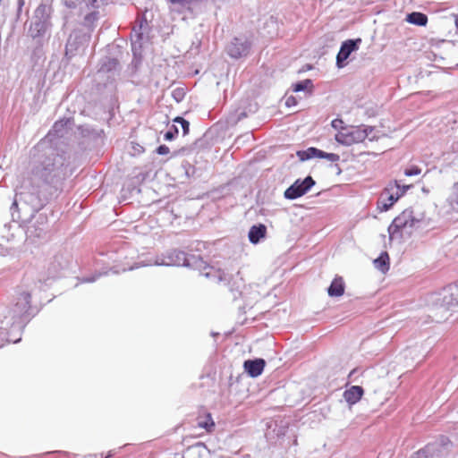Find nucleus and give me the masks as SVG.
I'll return each instance as SVG.
<instances>
[{
  "label": "nucleus",
  "mask_w": 458,
  "mask_h": 458,
  "mask_svg": "<svg viewBox=\"0 0 458 458\" xmlns=\"http://www.w3.org/2000/svg\"><path fill=\"white\" fill-rule=\"evenodd\" d=\"M64 174H32L22 177L21 183L15 189V197L11 206L13 220L22 218V215L32 216L38 212L53 197L63 190Z\"/></svg>",
  "instance_id": "1"
},
{
  "label": "nucleus",
  "mask_w": 458,
  "mask_h": 458,
  "mask_svg": "<svg viewBox=\"0 0 458 458\" xmlns=\"http://www.w3.org/2000/svg\"><path fill=\"white\" fill-rule=\"evenodd\" d=\"M30 294L23 292L20 294L14 306L7 311L0 322V339L16 344L21 339L25 325L35 315L30 305Z\"/></svg>",
  "instance_id": "2"
},
{
  "label": "nucleus",
  "mask_w": 458,
  "mask_h": 458,
  "mask_svg": "<svg viewBox=\"0 0 458 458\" xmlns=\"http://www.w3.org/2000/svg\"><path fill=\"white\" fill-rule=\"evenodd\" d=\"M432 225V219L427 216L421 206H413L404 209L388 227L390 241H402L411 235L416 230L426 229Z\"/></svg>",
  "instance_id": "3"
},
{
  "label": "nucleus",
  "mask_w": 458,
  "mask_h": 458,
  "mask_svg": "<svg viewBox=\"0 0 458 458\" xmlns=\"http://www.w3.org/2000/svg\"><path fill=\"white\" fill-rule=\"evenodd\" d=\"M431 300L436 309L441 313L440 318H435L437 322L445 318V313L452 308L458 307V282L443 288L439 293H433Z\"/></svg>",
  "instance_id": "4"
},
{
  "label": "nucleus",
  "mask_w": 458,
  "mask_h": 458,
  "mask_svg": "<svg viewBox=\"0 0 458 458\" xmlns=\"http://www.w3.org/2000/svg\"><path fill=\"white\" fill-rule=\"evenodd\" d=\"M51 7L47 4H39L34 12L31 19L29 34L33 38H42L51 28Z\"/></svg>",
  "instance_id": "5"
},
{
  "label": "nucleus",
  "mask_w": 458,
  "mask_h": 458,
  "mask_svg": "<svg viewBox=\"0 0 458 458\" xmlns=\"http://www.w3.org/2000/svg\"><path fill=\"white\" fill-rule=\"evenodd\" d=\"M409 188L410 185L402 184L398 181L389 183L378 199V209L387 211Z\"/></svg>",
  "instance_id": "6"
},
{
  "label": "nucleus",
  "mask_w": 458,
  "mask_h": 458,
  "mask_svg": "<svg viewBox=\"0 0 458 458\" xmlns=\"http://www.w3.org/2000/svg\"><path fill=\"white\" fill-rule=\"evenodd\" d=\"M191 259H194L192 256ZM184 266L191 267V258L186 253L178 250H167L165 253L157 256L153 260L142 266Z\"/></svg>",
  "instance_id": "7"
},
{
  "label": "nucleus",
  "mask_w": 458,
  "mask_h": 458,
  "mask_svg": "<svg viewBox=\"0 0 458 458\" xmlns=\"http://www.w3.org/2000/svg\"><path fill=\"white\" fill-rule=\"evenodd\" d=\"M368 138V129H363L362 126L352 127L348 130L339 131L335 139L338 142L344 145H352L354 143L362 142Z\"/></svg>",
  "instance_id": "8"
},
{
  "label": "nucleus",
  "mask_w": 458,
  "mask_h": 458,
  "mask_svg": "<svg viewBox=\"0 0 458 458\" xmlns=\"http://www.w3.org/2000/svg\"><path fill=\"white\" fill-rule=\"evenodd\" d=\"M251 47L250 41L245 37L234 38L227 46L228 55L233 58H241L249 55Z\"/></svg>",
  "instance_id": "9"
},
{
  "label": "nucleus",
  "mask_w": 458,
  "mask_h": 458,
  "mask_svg": "<svg viewBox=\"0 0 458 458\" xmlns=\"http://www.w3.org/2000/svg\"><path fill=\"white\" fill-rule=\"evenodd\" d=\"M315 181L311 176H307L304 180H296L293 184L284 191V197L288 199H295L304 195L313 185Z\"/></svg>",
  "instance_id": "10"
},
{
  "label": "nucleus",
  "mask_w": 458,
  "mask_h": 458,
  "mask_svg": "<svg viewBox=\"0 0 458 458\" xmlns=\"http://www.w3.org/2000/svg\"><path fill=\"white\" fill-rule=\"evenodd\" d=\"M360 43V38L348 39L342 43V46L336 56V64L339 68H342L345 65L344 62L348 59V57L352 52L358 50L359 45Z\"/></svg>",
  "instance_id": "11"
},
{
  "label": "nucleus",
  "mask_w": 458,
  "mask_h": 458,
  "mask_svg": "<svg viewBox=\"0 0 458 458\" xmlns=\"http://www.w3.org/2000/svg\"><path fill=\"white\" fill-rule=\"evenodd\" d=\"M297 157L301 162L309 160L310 158L318 157L326 158L330 162H336L339 160V156L334 153H327L316 148H309L305 150H299L296 152Z\"/></svg>",
  "instance_id": "12"
},
{
  "label": "nucleus",
  "mask_w": 458,
  "mask_h": 458,
  "mask_svg": "<svg viewBox=\"0 0 458 458\" xmlns=\"http://www.w3.org/2000/svg\"><path fill=\"white\" fill-rule=\"evenodd\" d=\"M428 349L424 348L421 344H416L414 346H411L403 350L402 352V356L405 360V366L410 367L413 365V362H420L426 354L428 353Z\"/></svg>",
  "instance_id": "13"
},
{
  "label": "nucleus",
  "mask_w": 458,
  "mask_h": 458,
  "mask_svg": "<svg viewBox=\"0 0 458 458\" xmlns=\"http://www.w3.org/2000/svg\"><path fill=\"white\" fill-rule=\"evenodd\" d=\"M265 365L266 362L263 359H254L245 360L243 368L249 376L257 377L263 372Z\"/></svg>",
  "instance_id": "14"
},
{
  "label": "nucleus",
  "mask_w": 458,
  "mask_h": 458,
  "mask_svg": "<svg viewBox=\"0 0 458 458\" xmlns=\"http://www.w3.org/2000/svg\"><path fill=\"white\" fill-rule=\"evenodd\" d=\"M267 226L263 224L253 225L248 233L250 243L258 244L267 236Z\"/></svg>",
  "instance_id": "15"
},
{
  "label": "nucleus",
  "mask_w": 458,
  "mask_h": 458,
  "mask_svg": "<svg viewBox=\"0 0 458 458\" xmlns=\"http://www.w3.org/2000/svg\"><path fill=\"white\" fill-rule=\"evenodd\" d=\"M83 40H84V37H81L76 31L72 32L67 39V43H66V47H65V55L67 56L73 55L74 53L78 50L79 47L82 44Z\"/></svg>",
  "instance_id": "16"
},
{
  "label": "nucleus",
  "mask_w": 458,
  "mask_h": 458,
  "mask_svg": "<svg viewBox=\"0 0 458 458\" xmlns=\"http://www.w3.org/2000/svg\"><path fill=\"white\" fill-rule=\"evenodd\" d=\"M363 393V388L361 386H352L344 391V398L350 405H352L360 400Z\"/></svg>",
  "instance_id": "17"
},
{
  "label": "nucleus",
  "mask_w": 458,
  "mask_h": 458,
  "mask_svg": "<svg viewBox=\"0 0 458 458\" xmlns=\"http://www.w3.org/2000/svg\"><path fill=\"white\" fill-rule=\"evenodd\" d=\"M119 63L116 59L106 58L103 61L100 69L98 70V75L101 76L104 73H110V76H114L118 72Z\"/></svg>",
  "instance_id": "18"
},
{
  "label": "nucleus",
  "mask_w": 458,
  "mask_h": 458,
  "mask_svg": "<svg viewBox=\"0 0 458 458\" xmlns=\"http://www.w3.org/2000/svg\"><path fill=\"white\" fill-rule=\"evenodd\" d=\"M38 221L40 223L41 226H39V227H36L35 225L30 226L28 229V233H29L30 237L36 236L38 238H43L46 235L47 229V226L46 225L47 217L42 215H39Z\"/></svg>",
  "instance_id": "19"
},
{
  "label": "nucleus",
  "mask_w": 458,
  "mask_h": 458,
  "mask_svg": "<svg viewBox=\"0 0 458 458\" xmlns=\"http://www.w3.org/2000/svg\"><path fill=\"white\" fill-rule=\"evenodd\" d=\"M68 122V120H60L55 123L47 135V137L50 138V140H53L55 137L58 138L64 135Z\"/></svg>",
  "instance_id": "20"
},
{
  "label": "nucleus",
  "mask_w": 458,
  "mask_h": 458,
  "mask_svg": "<svg viewBox=\"0 0 458 458\" xmlns=\"http://www.w3.org/2000/svg\"><path fill=\"white\" fill-rule=\"evenodd\" d=\"M344 292V281L341 277H335L330 286L327 288L328 295L331 297H338L343 295Z\"/></svg>",
  "instance_id": "21"
},
{
  "label": "nucleus",
  "mask_w": 458,
  "mask_h": 458,
  "mask_svg": "<svg viewBox=\"0 0 458 458\" xmlns=\"http://www.w3.org/2000/svg\"><path fill=\"white\" fill-rule=\"evenodd\" d=\"M406 21L409 23L418 25V26H425L428 22V17L426 14L419 12H412L406 16Z\"/></svg>",
  "instance_id": "22"
},
{
  "label": "nucleus",
  "mask_w": 458,
  "mask_h": 458,
  "mask_svg": "<svg viewBox=\"0 0 458 458\" xmlns=\"http://www.w3.org/2000/svg\"><path fill=\"white\" fill-rule=\"evenodd\" d=\"M446 203L451 211L458 212V181L454 184Z\"/></svg>",
  "instance_id": "23"
},
{
  "label": "nucleus",
  "mask_w": 458,
  "mask_h": 458,
  "mask_svg": "<svg viewBox=\"0 0 458 458\" xmlns=\"http://www.w3.org/2000/svg\"><path fill=\"white\" fill-rule=\"evenodd\" d=\"M375 267L381 271L382 273H386L389 269V256L387 252H382L378 258L374 259Z\"/></svg>",
  "instance_id": "24"
},
{
  "label": "nucleus",
  "mask_w": 458,
  "mask_h": 458,
  "mask_svg": "<svg viewBox=\"0 0 458 458\" xmlns=\"http://www.w3.org/2000/svg\"><path fill=\"white\" fill-rule=\"evenodd\" d=\"M147 26V23L143 24V21H141L139 24V28L137 26L133 27L132 32H131V40H132V48H136V45L139 44L140 47V40L142 39V30L144 27Z\"/></svg>",
  "instance_id": "25"
},
{
  "label": "nucleus",
  "mask_w": 458,
  "mask_h": 458,
  "mask_svg": "<svg viewBox=\"0 0 458 458\" xmlns=\"http://www.w3.org/2000/svg\"><path fill=\"white\" fill-rule=\"evenodd\" d=\"M63 4L71 9L79 8L80 11H82L84 8H89V5L87 4V0H62Z\"/></svg>",
  "instance_id": "26"
},
{
  "label": "nucleus",
  "mask_w": 458,
  "mask_h": 458,
  "mask_svg": "<svg viewBox=\"0 0 458 458\" xmlns=\"http://www.w3.org/2000/svg\"><path fill=\"white\" fill-rule=\"evenodd\" d=\"M217 279V282L224 283L225 284H230L233 279V274L225 272V270H217L213 276Z\"/></svg>",
  "instance_id": "27"
},
{
  "label": "nucleus",
  "mask_w": 458,
  "mask_h": 458,
  "mask_svg": "<svg viewBox=\"0 0 458 458\" xmlns=\"http://www.w3.org/2000/svg\"><path fill=\"white\" fill-rule=\"evenodd\" d=\"M198 426L199 428H205L207 431H211L213 428L215 427V423L210 416V414H208L204 419L199 420L198 421Z\"/></svg>",
  "instance_id": "28"
},
{
  "label": "nucleus",
  "mask_w": 458,
  "mask_h": 458,
  "mask_svg": "<svg viewBox=\"0 0 458 458\" xmlns=\"http://www.w3.org/2000/svg\"><path fill=\"white\" fill-rule=\"evenodd\" d=\"M312 86V81L309 79L296 82L293 85V89L295 92H300L307 89L309 87Z\"/></svg>",
  "instance_id": "29"
},
{
  "label": "nucleus",
  "mask_w": 458,
  "mask_h": 458,
  "mask_svg": "<svg viewBox=\"0 0 458 458\" xmlns=\"http://www.w3.org/2000/svg\"><path fill=\"white\" fill-rule=\"evenodd\" d=\"M179 130L176 125H172L164 134L165 140H172L178 135Z\"/></svg>",
  "instance_id": "30"
},
{
  "label": "nucleus",
  "mask_w": 458,
  "mask_h": 458,
  "mask_svg": "<svg viewBox=\"0 0 458 458\" xmlns=\"http://www.w3.org/2000/svg\"><path fill=\"white\" fill-rule=\"evenodd\" d=\"M174 122L175 123L180 124V126L182 127V130L183 135L188 134V132H189V128H190V123H189V122H188V121H186V120H185V119H183L182 117L177 116L176 118H174Z\"/></svg>",
  "instance_id": "31"
},
{
  "label": "nucleus",
  "mask_w": 458,
  "mask_h": 458,
  "mask_svg": "<svg viewBox=\"0 0 458 458\" xmlns=\"http://www.w3.org/2000/svg\"><path fill=\"white\" fill-rule=\"evenodd\" d=\"M59 159H62V157H58L57 159H55V162L54 164L52 165H53V168H50L49 167V164L46 165L43 168V172H52L54 170H58L60 169L59 166L56 165L57 163H59ZM61 168L66 170L69 168V164H67L66 165H64V163L61 164Z\"/></svg>",
  "instance_id": "32"
},
{
  "label": "nucleus",
  "mask_w": 458,
  "mask_h": 458,
  "mask_svg": "<svg viewBox=\"0 0 458 458\" xmlns=\"http://www.w3.org/2000/svg\"><path fill=\"white\" fill-rule=\"evenodd\" d=\"M106 275H107V272H106V271L105 272H98L91 276H86V277L81 278V283H93V282L97 281L99 277H101L102 276H106Z\"/></svg>",
  "instance_id": "33"
},
{
  "label": "nucleus",
  "mask_w": 458,
  "mask_h": 458,
  "mask_svg": "<svg viewBox=\"0 0 458 458\" xmlns=\"http://www.w3.org/2000/svg\"><path fill=\"white\" fill-rule=\"evenodd\" d=\"M362 128L363 129H368V138L369 140H374L375 139H377V134L375 132V128L372 127V126H366V125H362Z\"/></svg>",
  "instance_id": "34"
},
{
  "label": "nucleus",
  "mask_w": 458,
  "mask_h": 458,
  "mask_svg": "<svg viewBox=\"0 0 458 458\" xmlns=\"http://www.w3.org/2000/svg\"><path fill=\"white\" fill-rule=\"evenodd\" d=\"M97 19L96 12H90L85 15V23L89 24Z\"/></svg>",
  "instance_id": "35"
},
{
  "label": "nucleus",
  "mask_w": 458,
  "mask_h": 458,
  "mask_svg": "<svg viewBox=\"0 0 458 458\" xmlns=\"http://www.w3.org/2000/svg\"><path fill=\"white\" fill-rule=\"evenodd\" d=\"M156 151L159 155H166L169 153V148L165 145H161L157 148Z\"/></svg>",
  "instance_id": "36"
},
{
  "label": "nucleus",
  "mask_w": 458,
  "mask_h": 458,
  "mask_svg": "<svg viewBox=\"0 0 458 458\" xmlns=\"http://www.w3.org/2000/svg\"><path fill=\"white\" fill-rule=\"evenodd\" d=\"M132 155H138V154H140L144 151V148L142 146H140V144H133L132 145Z\"/></svg>",
  "instance_id": "37"
},
{
  "label": "nucleus",
  "mask_w": 458,
  "mask_h": 458,
  "mask_svg": "<svg viewBox=\"0 0 458 458\" xmlns=\"http://www.w3.org/2000/svg\"><path fill=\"white\" fill-rule=\"evenodd\" d=\"M427 453H429V447H427L426 450L418 452L412 458H427Z\"/></svg>",
  "instance_id": "38"
},
{
  "label": "nucleus",
  "mask_w": 458,
  "mask_h": 458,
  "mask_svg": "<svg viewBox=\"0 0 458 458\" xmlns=\"http://www.w3.org/2000/svg\"><path fill=\"white\" fill-rule=\"evenodd\" d=\"M104 0H87V4L89 5V7H98L99 2H103Z\"/></svg>",
  "instance_id": "39"
},
{
  "label": "nucleus",
  "mask_w": 458,
  "mask_h": 458,
  "mask_svg": "<svg viewBox=\"0 0 458 458\" xmlns=\"http://www.w3.org/2000/svg\"><path fill=\"white\" fill-rule=\"evenodd\" d=\"M404 172H415V173H418V172H421V169L419 168V167H412V168H410V169H406Z\"/></svg>",
  "instance_id": "40"
},
{
  "label": "nucleus",
  "mask_w": 458,
  "mask_h": 458,
  "mask_svg": "<svg viewBox=\"0 0 458 458\" xmlns=\"http://www.w3.org/2000/svg\"><path fill=\"white\" fill-rule=\"evenodd\" d=\"M293 103H294V98L293 97H290L286 100V105L291 106Z\"/></svg>",
  "instance_id": "41"
},
{
  "label": "nucleus",
  "mask_w": 458,
  "mask_h": 458,
  "mask_svg": "<svg viewBox=\"0 0 458 458\" xmlns=\"http://www.w3.org/2000/svg\"><path fill=\"white\" fill-rule=\"evenodd\" d=\"M342 123L343 122L341 120H335L332 122V125L336 128L337 126H339V123Z\"/></svg>",
  "instance_id": "42"
},
{
  "label": "nucleus",
  "mask_w": 458,
  "mask_h": 458,
  "mask_svg": "<svg viewBox=\"0 0 458 458\" xmlns=\"http://www.w3.org/2000/svg\"><path fill=\"white\" fill-rule=\"evenodd\" d=\"M136 267H139V266H136V267L131 266V267H124L122 268V271L132 270L133 268H136Z\"/></svg>",
  "instance_id": "43"
},
{
  "label": "nucleus",
  "mask_w": 458,
  "mask_h": 458,
  "mask_svg": "<svg viewBox=\"0 0 458 458\" xmlns=\"http://www.w3.org/2000/svg\"><path fill=\"white\" fill-rule=\"evenodd\" d=\"M23 4H24V1L23 0H18L19 10L21 9Z\"/></svg>",
  "instance_id": "44"
},
{
  "label": "nucleus",
  "mask_w": 458,
  "mask_h": 458,
  "mask_svg": "<svg viewBox=\"0 0 458 458\" xmlns=\"http://www.w3.org/2000/svg\"><path fill=\"white\" fill-rule=\"evenodd\" d=\"M246 114L245 113L242 112L239 115H238V120H241L242 118L245 117Z\"/></svg>",
  "instance_id": "45"
},
{
  "label": "nucleus",
  "mask_w": 458,
  "mask_h": 458,
  "mask_svg": "<svg viewBox=\"0 0 458 458\" xmlns=\"http://www.w3.org/2000/svg\"><path fill=\"white\" fill-rule=\"evenodd\" d=\"M113 454H113V452H112V451H110V452L108 453V454H107L105 458H110L111 456H113Z\"/></svg>",
  "instance_id": "46"
},
{
  "label": "nucleus",
  "mask_w": 458,
  "mask_h": 458,
  "mask_svg": "<svg viewBox=\"0 0 458 458\" xmlns=\"http://www.w3.org/2000/svg\"><path fill=\"white\" fill-rule=\"evenodd\" d=\"M455 25H456V27L458 28V15H457V16H456V18H455Z\"/></svg>",
  "instance_id": "47"
},
{
  "label": "nucleus",
  "mask_w": 458,
  "mask_h": 458,
  "mask_svg": "<svg viewBox=\"0 0 458 458\" xmlns=\"http://www.w3.org/2000/svg\"><path fill=\"white\" fill-rule=\"evenodd\" d=\"M205 276H206L207 277H210V276H211V274H210L209 272H208V273H206V274H205Z\"/></svg>",
  "instance_id": "48"
},
{
  "label": "nucleus",
  "mask_w": 458,
  "mask_h": 458,
  "mask_svg": "<svg viewBox=\"0 0 458 458\" xmlns=\"http://www.w3.org/2000/svg\"><path fill=\"white\" fill-rule=\"evenodd\" d=\"M422 191L427 193L429 191L428 190H426L424 187L422 188Z\"/></svg>",
  "instance_id": "49"
},
{
  "label": "nucleus",
  "mask_w": 458,
  "mask_h": 458,
  "mask_svg": "<svg viewBox=\"0 0 458 458\" xmlns=\"http://www.w3.org/2000/svg\"><path fill=\"white\" fill-rule=\"evenodd\" d=\"M173 5H174V6H173V9H175V5H176V4H173ZM179 5H180V6H182V7L184 6V5H181V4H179Z\"/></svg>",
  "instance_id": "50"
},
{
  "label": "nucleus",
  "mask_w": 458,
  "mask_h": 458,
  "mask_svg": "<svg viewBox=\"0 0 458 458\" xmlns=\"http://www.w3.org/2000/svg\"><path fill=\"white\" fill-rule=\"evenodd\" d=\"M406 175H413L414 174H411V173H409V174H405Z\"/></svg>",
  "instance_id": "51"
}]
</instances>
